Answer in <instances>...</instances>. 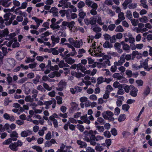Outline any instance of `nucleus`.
Listing matches in <instances>:
<instances>
[{
	"instance_id": "nucleus-34",
	"label": "nucleus",
	"mask_w": 152,
	"mask_h": 152,
	"mask_svg": "<svg viewBox=\"0 0 152 152\" xmlns=\"http://www.w3.org/2000/svg\"><path fill=\"white\" fill-rule=\"evenodd\" d=\"M142 66V67L144 68L145 70L148 71H149V68L148 65L147 60H145L144 62L143 63Z\"/></svg>"
},
{
	"instance_id": "nucleus-26",
	"label": "nucleus",
	"mask_w": 152,
	"mask_h": 152,
	"mask_svg": "<svg viewBox=\"0 0 152 152\" xmlns=\"http://www.w3.org/2000/svg\"><path fill=\"white\" fill-rule=\"evenodd\" d=\"M66 18L68 19H70L71 18L74 19L77 17V14L75 13H71L70 16L68 13H66Z\"/></svg>"
},
{
	"instance_id": "nucleus-14",
	"label": "nucleus",
	"mask_w": 152,
	"mask_h": 152,
	"mask_svg": "<svg viewBox=\"0 0 152 152\" xmlns=\"http://www.w3.org/2000/svg\"><path fill=\"white\" fill-rule=\"evenodd\" d=\"M12 23L10 20L7 21L4 23V20L1 18H0V28H1L5 27V25L9 26Z\"/></svg>"
},
{
	"instance_id": "nucleus-17",
	"label": "nucleus",
	"mask_w": 152,
	"mask_h": 152,
	"mask_svg": "<svg viewBox=\"0 0 152 152\" xmlns=\"http://www.w3.org/2000/svg\"><path fill=\"white\" fill-rule=\"evenodd\" d=\"M51 39L52 42V44L53 47L54 46L56 43H58L59 42L60 39L58 37H56L54 35L51 36Z\"/></svg>"
},
{
	"instance_id": "nucleus-12",
	"label": "nucleus",
	"mask_w": 152,
	"mask_h": 152,
	"mask_svg": "<svg viewBox=\"0 0 152 152\" xmlns=\"http://www.w3.org/2000/svg\"><path fill=\"white\" fill-rule=\"evenodd\" d=\"M70 56V54H68L66 55V57L64 58L66 62L70 64H72L75 62L74 59H72L71 58H68Z\"/></svg>"
},
{
	"instance_id": "nucleus-25",
	"label": "nucleus",
	"mask_w": 152,
	"mask_h": 152,
	"mask_svg": "<svg viewBox=\"0 0 152 152\" xmlns=\"http://www.w3.org/2000/svg\"><path fill=\"white\" fill-rule=\"evenodd\" d=\"M71 4L69 2H68L66 0H64L63 2V9L66 8L71 7Z\"/></svg>"
},
{
	"instance_id": "nucleus-53",
	"label": "nucleus",
	"mask_w": 152,
	"mask_h": 152,
	"mask_svg": "<svg viewBox=\"0 0 152 152\" xmlns=\"http://www.w3.org/2000/svg\"><path fill=\"white\" fill-rule=\"evenodd\" d=\"M131 21L132 25L134 26H137L139 22L138 20L132 18L131 19Z\"/></svg>"
},
{
	"instance_id": "nucleus-10",
	"label": "nucleus",
	"mask_w": 152,
	"mask_h": 152,
	"mask_svg": "<svg viewBox=\"0 0 152 152\" xmlns=\"http://www.w3.org/2000/svg\"><path fill=\"white\" fill-rule=\"evenodd\" d=\"M6 62L8 63L9 65L11 68L13 67L15 65V61L13 58H9L5 59Z\"/></svg>"
},
{
	"instance_id": "nucleus-36",
	"label": "nucleus",
	"mask_w": 152,
	"mask_h": 152,
	"mask_svg": "<svg viewBox=\"0 0 152 152\" xmlns=\"http://www.w3.org/2000/svg\"><path fill=\"white\" fill-rule=\"evenodd\" d=\"M86 14L85 12H83L82 10H80L79 13L78 14V15L79 17V18L81 19H83L85 16H86Z\"/></svg>"
},
{
	"instance_id": "nucleus-64",
	"label": "nucleus",
	"mask_w": 152,
	"mask_h": 152,
	"mask_svg": "<svg viewBox=\"0 0 152 152\" xmlns=\"http://www.w3.org/2000/svg\"><path fill=\"white\" fill-rule=\"evenodd\" d=\"M85 6L84 2L82 1H80L77 4V7L79 9L82 8Z\"/></svg>"
},
{
	"instance_id": "nucleus-43",
	"label": "nucleus",
	"mask_w": 152,
	"mask_h": 152,
	"mask_svg": "<svg viewBox=\"0 0 152 152\" xmlns=\"http://www.w3.org/2000/svg\"><path fill=\"white\" fill-rule=\"evenodd\" d=\"M137 4L136 3H132L129 4L128 5V7L130 9H134L137 7Z\"/></svg>"
},
{
	"instance_id": "nucleus-48",
	"label": "nucleus",
	"mask_w": 152,
	"mask_h": 152,
	"mask_svg": "<svg viewBox=\"0 0 152 152\" xmlns=\"http://www.w3.org/2000/svg\"><path fill=\"white\" fill-rule=\"evenodd\" d=\"M126 17L129 19H131L132 18V15L130 11L127 10L126 12Z\"/></svg>"
},
{
	"instance_id": "nucleus-37",
	"label": "nucleus",
	"mask_w": 152,
	"mask_h": 152,
	"mask_svg": "<svg viewBox=\"0 0 152 152\" xmlns=\"http://www.w3.org/2000/svg\"><path fill=\"white\" fill-rule=\"evenodd\" d=\"M13 4L14 6L11 9V10L12 11L14 10L15 7H19L20 5L19 2L16 0L13 1Z\"/></svg>"
},
{
	"instance_id": "nucleus-6",
	"label": "nucleus",
	"mask_w": 152,
	"mask_h": 152,
	"mask_svg": "<svg viewBox=\"0 0 152 152\" xmlns=\"http://www.w3.org/2000/svg\"><path fill=\"white\" fill-rule=\"evenodd\" d=\"M98 52L96 51V53L94 54V56L96 57H102L103 59L104 60H105L106 59H109L110 56L107 55H104L103 53H102L101 51L98 50Z\"/></svg>"
},
{
	"instance_id": "nucleus-7",
	"label": "nucleus",
	"mask_w": 152,
	"mask_h": 152,
	"mask_svg": "<svg viewBox=\"0 0 152 152\" xmlns=\"http://www.w3.org/2000/svg\"><path fill=\"white\" fill-rule=\"evenodd\" d=\"M66 82L64 80H61L58 84L56 89L58 91H62L66 85Z\"/></svg>"
},
{
	"instance_id": "nucleus-51",
	"label": "nucleus",
	"mask_w": 152,
	"mask_h": 152,
	"mask_svg": "<svg viewBox=\"0 0 152 152\" xmlns=\"http://www.w3.org/2000/svg\"><path fill=\"white\" fill-rule=\"evenodd\" d=\"M56 99L57 100V103L58 104H60L62 103V97H61L60 96H56Z\"/></svg>"
},
{
	"instance_id": "nucleus-56",
	"label": "nucleus",
	"mask_w": 152,
	"mask_h": 152,
	"mask_svg": "<svg viewBox=\"0 0 152 152\" xmlns=\"http://www.w3.org/2000/svg\"><path fill=\"white\" fill-rule=\"evenodd\" d=\"M95 149L98 151H101L103 150L104 148L102 146L100 145L99 144H98L95 147Z\"/></svg>"
},
{
	"instance_id": "nucleus-16",
	"label": "nucleus",
	"mask_w": 152,
	"mask_h": 152,
	"mask_svg": "<svg viewBox=\"0 0 152 152\" xmlns=\"http://www.w3.org/2000/svg\"><path fill=\"white\" fill-rule=\"evenodd\" d=\"M80 119L81 120L83 121L84 123H86L87 124H89L91 123L90 120L88 119L87 114L81 116Z\"/></svg>"
},
{
	"instance_id": "nucleus-60",
	"label": "nucleus",
	"mask_w": 152,
	"mask_h": 152,
	"mask_svg": "<svg viewBox=\"0 0 152 152\" xmlns=\"http://www.w3.org/2000/svg\"><path fill=\"white\" fill-rule=\"evenodd\" d=\"M97 83L98 84H100L104 82V78L102 77H99L97 80Z\"/></svg>"
},
{
	"instance_id": "nucleus-62",
	"label": "nucleus",
	"mask_w": 152,
	"mask_h": 152,
	"mask_svg": "<svg viewBox=\"0 0 152 152\" xmlns=\"http://www.w3.org/2000/svg\"><path fill=\"white\" fill-rule=\"evenodd\" d=\"M11 15V14L10 12H8L6 13L4 16V20H7L8 19H10V15Z\"/></svg>"
},
{
	"instance_id": "nucleus-18",
	"label": "nucleus",
	"mask_w": 152,
	"mask_h": 152,
	"mask_svg": "<svg viewBox=\"0 0 152 152\" xmlns=\"http://www.w3.org/2000/svg\"><path fill=\"white\" fill-rule=\"evenodd\" d=\"M23 53L21 51H18L16 55V58L19 60H21L24 57Z\"/></svg>"
},
{
	"instance_id": "nucleus-27",
	"label": "nucleus",
	"mask_w": 152,
	"mask_h": 152,
	"mask_svg": "<svg viewBox=\"0 0 152 152\" xmlns=\"http://www.w3.org/2000/svg\"><path fill=\"white\" fill-rule=\"evenodd\" d=\"M50 12L53 13V15L54 16H58L57 9L55 7H52L50 10Z\"/></svg>"
},
{
	"instance_id": "nucleus-61",
	"label": "nucleus",
	"mask_w": 152,
	"mask_h": 152,
	"mask_svg": "<svg viewBox=\"0 0 152 152\" xmlns=\"http://www.w3.org/2000/svg\"><path fill=\"white\" fill-rule=\"evenodd\" d=\"M96 127L97 130L99 132H102L104 130V128L103 126H97Z\"/></svg>"
},
{
	"instance_id": "nucleus-52",
	"label": "nucleus",
	"mask_w": 152,
	"mask_h": 152,
	"mask_svg": "<svg viewBox=\"0 0 152 152\" xmlns=\"http://www.w3.org/2000/svg\"><path fill=\"white\" fill-rule=\"evenodd\" d=\"M77 128L81 132H83L84 129V127L82 125L78 124L77 125Z\"/></svg>"
},
{
	"instance_id": "nucleus-57",
	"label": "nucleus",
	"mask_w": 152,
	"mask_h": 152,
	"mask_svg": "<svg viewBox=\"0 0 152 152\" xmlns=\"http://www.w3.org/2000/svg\"><path fill=\"white\" fill-rule=\"evenodd\" d=\"M126 74L129 77H131L132 76V71L127 69L126 71Z\"/></svg>"
},
{
	"instance_id": "nucleus-35",
	"label": "nucleus",
	"mask_w": 152,
	"mask_h": 152,
	"mask_svg": "<svg viewBox=\"0 0 152 152\" xmlns=\"http://www.w3.org/2000/svg\"><path fill=\"white\" fill-rule=\"evenodd\" d=\"M150 89L148 86H147L146 88L145 89L143 93V96H146L149 94L150 92Z\"/></svg>"
},
{
	"instance_id": "nucleus-29",
	"label": "nucleus",
	"mask_w": 152,
	"mask_h": 152,
	"mask_svg": "<svg viewBox=\"0 0 152 152\" xmlns=\"http://www.w3.org/2000/svg\"><path fill=\"white\" fill-rule=\"evenodd\" d=\"M86 52V50L83 48L79 49L78 51V54L77 56L78 58L81 57L83 56V54L85 53Z\"/></svg>"
},
{
	"instance_id": "nucleus-15",
	"label": "nucleus",
	"mask_w": 152,
	"mask_h": 152,
	"mask_svg": "<svg viewBox=\"0 0 152 152\" xmlns=\"http://www.w3.org/2000/svg\"><path fill=\"white\" fill-rule=\"evenodd\" d=\"M132 89L130 91V94L133 97H135L137 96L138 90L137 88L134 86H131Z\"/></svg>"
},
{
	"instance_id": "nucleus-24",
	"label": "nucleus",
	"mask_w": 152,
	"mask_h": 152,
	"mask_svg": "<svg viewBox=\"0 0 152 152\" xmlns=\"http://www.w3.org/2000/svg\"><path fill=\"white\" fill-rule=\"evenodd\" d=\"M17 140V139L16 138H9L4 141L3 142V145H8L12 142V140L13 141H15Z\"/></svg>"
},
{
	"instance_id": "nucleus-42",
	"label": "nucleus",
	"mask_w": 152,
	"mask_h": 152,
	"mask_svg": "<svg viewBox=\"0 0 152 152\" xmlns=\"http://www.w3.org/2000/svg\"><path fill=\"white\" fill-rule=\"evenodd\" d=\"M18 134L15 131H13L11 132L10 134V136L12 138L15 137L17 139L18 137Z\"/></svg>"
},
{
	"instance_id": "nucleus-55",
	"label": "nucleus",
	"mask_w": 152,
	"mask_h": 152,
	"mask_svg": "<svg viewBox=\"0 0 152 152\" xmlns=\"http://www.w3.org/2000/svg\"><path fill=\"white\" fill-rule=\"evenodd\" d=\"M97 23L100 25H104V23L102 22V19L101 17L100 16L98 15L97 16Z\"/></svg>"
},
{
	"instance_id": "nucleus-41",
	"label": "nucleus",
	"mask_w": 152,
	"mask_h": 152,
	"mask_svg": "<svg viewBox=\"0 0 152 152\" xmlns=\"http://www.w3.org/2000/svg\"><path fill=\"white\" fill-rule=\"evenodd\" d=\"M123 85L119 83L118 81H116L113 84V86L115 88H119L123 86Z\"/></svg>"
},
{
	"instance_id": "nucleus-30",
	"label": "nucleus",
	"mask_w": 152,
	"mask_h": 152,
	"mask_svg": "<svg viewBox=\"0 0 152 152\" xmlns=\"http://www.w3.org/2000/svg\"><path fill=\"white\" fill-rule=\"evenodd\" d=\"M131 86H133L132 85H130V86L126 85L124 86V85H123V88L124 89V91L126 93H128L129 92L130 90H131L132 89Z\"/></svg>"
},
{
	"instance_id": "nucleus-59",
	"label": "nucleus",
	"mask_w": 152,
	"mask_h": 152,
	"mask_svg": "<svg viewBox=\"0 0 152 152\" xmlns=\"http://www.w3.org/2000/svg\"><path fill=\"white\" fill-rule=\"evenodd\" d=\"M132 67L133 69L138 70L142 67V66L141 64L140 66H137V64H134L132 65Z\"/></svg>"
},
{
	"instance_id": "nucleus-8",
	"label": "nucleus",
	"mask_w": 152,
	"mask_h": 152,
	"mask_svg": "<svg viewBox=\"0 0 152 152\" xmlns=\"http://www.w3.org/2000/svg\"><path fill=\"white\" fill-rule=\"evenodd\" d=\"M12 3V0H0V5L5 7H9Z\"/></svg>"
},
{
	"instance_id": "nucleus-1",
	"label": "nucleus",
	"mask_w": 152,
	"mask_h": 152,
	"mask_svg": "<svg viewBox=\"0 0 152 152\" xmlns=\"http://www.w3.org/2000/svg\"><path fill=\"white\" fill-rule=\"evenodd\" d=\"M23 145V142L20 140H18L17 142L10 144L9 148L13 151H17L18 146H21Z\"/></svg>"
},
{
	"instance_id": "nucleus-33",
	"label": "nucleus",
	"mask_w": 152,
	"mask_h": 152,
	"mask_svg": "<svg viewBox=\"0 0 152 152\" xmlns=\"http://www.w3.org/2000/svg\"><path fill=\"white\" fill-rule=\"evenodd\" d=\"M113 45L107 41H106L103 45V46L105 48H110L113 47Z\"/></svg>"
},
{
	"instance_id": "nucleus-40",
	"label": "nucleus",
	"mask_w": 152,
	"mask_h": 152,
	"mask_svg": "<svg viewBox=\"0 0 152 152\" xmlns=\"http://www.w3.org/2000/svg\"><path fill=\"white\" fill-rule=\"evenodd\" d=\"M123 86L118 88V90L117 92V94L118 95H122L125 93L124 90L122 89Z\"/></svg>"
},
{
	"instance_id": "nucleus-63",
	"label": "nucleus",
	"mask_w": 152,
	"mask_h": 152,
	"mask_svg": "<svg viewBox=\"0 0 152 152\" xmlns=\"http://www.w3.org/2000/svg\"><path fill=\"white\" fill-rule=\"evenodd\" d=\"M89 99L93 101H95L97 99V97L95 94H92L89 97Z\"/></svg>"
},
{
	"instance_id": "nucleus-23",
	"label": "nucleus",
	"mask_w": 152,
	"mask_h": 152,
	"mask_svg": "<svg viewBox=\"0 0 152 152\" xmlns=\"http://www.w3.org/2000/svg\"><path fill=\"white\" fill-rule=\"evenodd\" d=\"M94 31L96 33L95 36V38L96 39H99L100 38L101 36V34L99 32L101 31V29H93Z\"/></svg>"
},
{
	"instance_id": "nucleus-13",
	"label": "nucleus",
	"mask_w": 152,
	"mask_h": 152,
	"mask_svg": "<svg viewBox=\"0 0 152 152\" xmlns=\"http://www.w3.org/2000/svg\"><path fill=\"white\" fill-rule=\"evenodd\" d=\"M56 20L54 18H53L51 20V24L50 25V27L51 28H59L60 27L56 22Z\"/></svg>"
},
{
	"instance_id": "nucleus-2",
	"label": "nucleus",
	"mask_w": 152,
	"mask_h": 152,
	"mask_svg": "<svg viewBox=\"0 0 152 152\" xmlns=\"http://www.w3.org/2000/svg\"><path fill=\"white\" fill-rule=\"evenodd\" d=\"M103 117L104 119L106 120L109 119V118L108 116L111 117V120L113 121L115 119L114 118L112 117L113 115V113L111 111L107 110L104 112L102 114Z\"/></svg>"
},
{
	"instance_id": "nucleus-49",
	"label": "nucleus",
	"mask_w": 152,
	"mask_h": 152,
	"mask_svg": "<svg viewBox=\"0 0 152 152\" xmlns=\"http://www.w3.org/2000/svg\"><path fill=\"white\" fill-rule=\"evenodd\" d=\"M126 117L125 114H122L119 116L118 118V121L119 122H121L124 121Z\"/></svg>"
},
{
	"instance_id": "nucleus-3",
	"label": "nucleus",
	"mask_w": 152,
	"mask_h": 152,
	"mask_svg": "<svg viewBox=\"0 0 152 152\" xmlns=\"http://www.w3.org/2000/svg\"><path fill=\"white\" fill-rule=\"evenodd\" d=\"M32 19L35 21L37 24L35 25H31L30 27L31 28H37L40 26V24L42 23L43 22L42 20L39 19L36 17H32Z\"/></svg>"
},
{
	"instance_id": "nucleus-44",
	"label": "nucleus",
	"mask_w": 152,
	"mask_h": 152,
	"mask_svg": "<svg viewBox=\"0 0 152 152\" xmlns=\"http://www.w3.org/2000/svg\"><path fill=\"white\" fill-rule=\"evenodd\" d=\"M140 2L141 3V5L142 6L143 8L145 9L148 8V5L146 4V0H141L140 1Z\"/></svg>"
},
{
	"instance_id": "nucleus-39",
	"label": "nucleus",
	"mask_w": 152,
	"mask_h": 152,
	"mask_svg": "<svg viewBox=\"0 0 152 152\" xmlns=\"http://www.w3.org/2000/svg\"><path fill=\"white\" fill-rule=\"evenodd\" d=\"M74 76L77 78H79L81 77H84L85 76V74H83L81 72H77L75 73Z\"/></svg>"
},
{
	"instance_id": "nucleus-58",
	"label": "nucleus",
	"mask_w": 152,
	"mask_h": 152,
	"mask_svg": "<svg viewBox=\"0 0 152 152\" xmlns=\"http://www.w3.org/2000/svg\"><path fill=\"white\" fill-rule=\"evenodd\" d=\"M11 102L12 100H10L9 98H6L4 100V104L5 106H7L9 104V103Z\"/></svg>"
},
{
	"instance_id": "nucleus-5",
	"label": "nucleus",
	"mask_w": 152,
	"mask_h": 152,
	"mask_svg": "<svg viewBox=\"0 0 152 152\" xmlns=\"http://www.w3.org/2000/svg\"><path fill=\"white\" fill-rule=\"evenodd\" d=\"M86 4L88 7H91L92 9L96 10L98 7V5L97 4L92 1L86 0Z\"/></svg>"
},
{
	"instance_id": "nucleus-54",
	"label": "nucleus",
	"mask_w": 152,
	"mask_h": 152,
	"mask_svg": "<svg viewBox=\"0 0 152 152\" xmlns=\"http://www.w3.org/2000/svg\"><path fill=\"white\" fill-rule=\"evenodd\" d=\"M110 91L106 90L104 94L103 95V98L104 99H107L109 97V94H110Z\"/></svg>"
},
{
	"instance_id": "nucleus-50",
	"label": "nucleus",
	"mask_w": 152,
	"mask_h": 152,
	"mask_svg": "<svg viewBox=\"0 0 152 152\" xmlns=\"http://www.w3.org/2000/svg\"><path fill=\"white\" fill-rule=\"evenodd\" d=\"M43 86L45 89L48 91H50L52 89L51 87H50L46 83H44L43 84Z\"/></svg>"
},
{
	"instance_id": "nucleus-4",
	"label": "nucleus",
	"mask_w": 152,
	"mask_h": 152,
	"mask_svg": "<svg viewBox=\"0 0 152 152\" xmlns=\"http://www.w3.org/2000/svg\"><path fill=\"white\" fill-rule=\"evenodd\" d=\"M96 17V16L92 17L90 18L89 19H85L84 21L86 24L87 25L89 24L91 25H95L96 23L97 19V18Z\"/></svg>"
},
{
	"instance_id": "nucleus-32",
	"label": "nucleus",
	"mask_w": 152,
	"mask_h": 152,
	"mask_svg": "<svg viewBox=\"0 0 152 152\" xmlns=\"http://www.w3.org/2000/svg\"><path fill=\"white\" fill-rule=\"evenodd\" d=\"M103 66L104 68H106L107 66H110L111 64L109 59H107L104 60L103 62Z\"/></svg>"
},
{
	"instance_id": "nucleus-11",
	"label": "nucleus",
	"mask_w": 152,
	"mask_h": 152,
	"mask_svg": "<svg viewBox=\"0 0 152 152\" xmlns=\"http://www.w3.org/2000/svg\"><path fill=\"white\" fill-rule=\"evenodd\" d=\"M32 134V131L28 129L22 131L20 134L21 137H27L28 136H29Z\"/></svg>"
},
{
	"instance_id": "nucleus-47",
	"label": "nucleus",
	"mask_w": 152,
	"mask_h": 152,
	"mask_svg": "<svg viewBox=\"0 0 152 152\" xmlns=\"http://www.w3.org/2000/svg\"><path fill=\"white\" fill-rule=\"evenodd\" d=\"M32 148L36 150L38 152H42V149L39 146L35 145L32 146Z\"/></svg>"
},
{
	"instance_id": "nucleus-22",
	"label": "nucleus",
	"mask_w": 152,
	"mask_h": 152,
	"mask_svg": "<svg viewBox=\"0 0 152 152\" xmlns=\"http://www.w3.org/2000/svg\"><path fill=\"white\" fill-rule=\"evenodd\" d=\"M112 77L118 80L124 78L122 75H121L119 73H115L113 74Z\"/></svg>"
},
{
	"instance_id": "nucleus-38",
	"label": "nucleus",
	"mask_w": 152,
	"mask_h": 152,
	"mask_svg": "<svg viewBox=\"0 0 152 152\" xmlns=\"http://www.w3.org/2000/svg\"><path fill=\"white\" fill-rule=\"evenodd\" d=\"M49 120L51 121L54 125L55 128H57L58 127V122L57 119L49 118Z\"/></svg>"
},
{
	"instance_id": "nucleus-46",
	"label": "nucleus",
	"mask_w": 152,
	"mask_h": 152,
	"mask_svg": "<svg viewBox=\"0 0 152 152\" xmlns=\"http://www.w3.org/2000/svg\"><path fill=\"white\" fill-rule=\"evenodd\" d=\"M118 17L119 19L122 21L124 20L125 18L124 15V14L123 12L119 13L118 15Z\"/></svg>"
},
{
	"instance_id": "nucleus-19",
	"label": "nucleus",
	"mask_w": 152,
	"mask_h": 152,
	"mask_svg": "<svg viewBox=\"0 0 152 152\" xmlns=\"http://www.w3.org/2000/svg\"><path fill=\"white\" fill-rule=\"evenodd\" d=\"M96 42H94V43L92 44V46H91L92 49H93V50H92V51L93 52L94 51V52L93 53L94 55V54L96 53V51H97V52H98V50L99 51H100V46H98L96 48Z\"/></svg>"
},
{
	"instance_id": "nucleus-45",
	"label": "nucleus",
	"mask_w": 152,
	"mask_h": 152,
	"mask_svg": "<svg viewBox=\"0 0 152 152\" xmlns=\"http://www.w3.org/2000/svg\"><path fill=\"white\" fill-rule=\"evenodd\" d=\"M140 22L146 23L148 21V19L147 17L144 16L142 18H139Z\"/></svg>"
},
{
	"instance_id": "nucleus-31",
	"label": "nucleus",
	"mask_w": 152,
	"mask_h": 152,
	"mask_svg": "<svg viewBox=\"0 0 152 152\" xmlns=\"http://www.w3.org/2000/svg\"><path fill=\"white\" fill-rule=\"evenodd\" d=\"M121 44L123 45V48L124 50L126 51L130 49V47L129 45L125 43L124 42H121Z\"/></svg>"
},
{
	"instance_id": "nucleus-9",
	"label": "nucleus",
	"mask_w": 152,
	"mask_h": 152,
	"mask_svg": "<svg viewBox=\"0 0 152 152\" xmlns=\"http://www.w3.org/2000/svg\"><path fill=\"white\" fill-rule=\"evenodd\" d=\"M56 100L54 99L53 98L51 100L45 102L44 103V105L45 106H49L51 104H52V107L53 108H54L56 107Z\"/></svg>"
},
{
	"instance_id": "nucleus-28",
	"label": "nucleus",
	"mask_w": 152,
	"mask_h": 152,
	"mask_svg": "<svg viewBox=\"0 0 152 152\" xmlns=\"http://www.w3.org/2000/svg\"><path fill=\"white\" fill-rule=\"evenodd\" d=\"M83 42L81 39L78 41H75L74 46L77 48H79L83 45Z\"/></svg>"
},
{
	"instance_id": "nucleus-21",
	"label": "nucleus",
	"mask_w": 152,
	"mask_h": 152,
	"mask_svg": "<svg viewBox=\"0 0 152 152\" xmlns=\"http://www.w3.org/2000/svg\"><path fill=\"white\" fill-rule=\"evenodd\" d=\"M77 70H80L82 72H84V70H86V68L85 65H84L81 63L78 64L77 68Z\"/></svg>"
},
{
	"instance_id": "nucleus-20",
	"label": "nucleus",
	"mask_w": 152,
	"mask_h": 152,
	"mask_svg": "<svg viewBox=\"0 0 152 152\" xmlns=\"http://www.w3.org/2000/svg\"><path fill=\"white\" fill-rule=\"evenodd\" d=\"M77 143L81 148H85L87 146V144L85 142L80 140H77Z\"/></svg>"
}]
</instances>
